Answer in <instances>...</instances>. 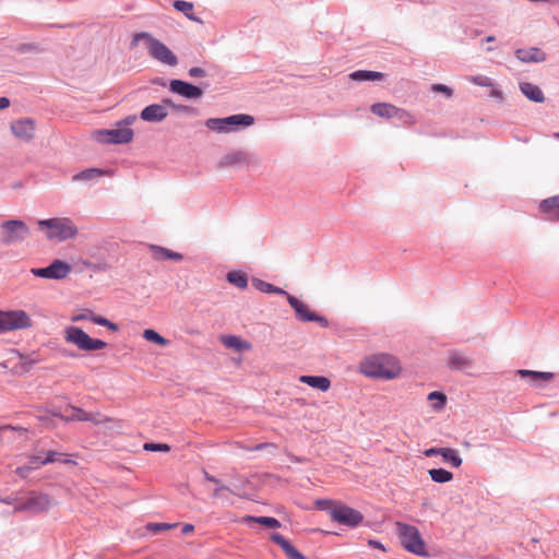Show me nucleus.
<instances>
[{"label":"nucleus","instance_id":"obj_1","mask_svg":"<svg viewBox=\"0 0 559 559\" xmlns=\"http://www.w3.org/2000/svg\"><path fill=\"white\" fill-rule=\"evenodd\" d=\"M359 370L368 378L390 380L400 374L401 366L393 356L380 354L365 359Z\"/></svg>","mask_w":559,"mask_h":559},{"label":"nucleus","instance_id":"obj_2","mask_svg":"<svg viewBox=\"0 0 559 559\" xmlns=\"http://www.w3.org/2000/svg\"><path fill=\"white\" fill-rule=\"evenodd\" d=\"M144 39L148 50V55L154 60L168 67H176L178 64L177 56L169 49L163 41L153 37L151 33L141 32L133 35L130 47L133 48L140 40Z\"/></svg>","mask_w":559,"mask_h":559},{"label":"nucleus","instance_id":"obj_3","mask_svg":"<svg viewBox=\"0 0 559 559\" xmlns=\"http://www.w3.org/2000/svg\"><path fill=\"white\" fill-rule=\"evenodd\" d=\"M396 534L405 550L419 557L429 556L426 544L416 526L396 522Z\"/></svg>","mask_w":559,"mask_h":559},{"label":"nucleus","instance_id":"obj_4","mask_svg":"<svg viewBox=\"0 0 559 559\" xmlns=\"http://www.w3.org/2000/svg\"><path fill=\"white\" fill-rule=\"evenodd\" d=\"M254 123V118L248 114H237L224 118H209L204 124L218 133H230L246 129Z\"/></svg>","mask_w":559,"mask_h":559},{"label":"nucleus","instance_id":"obj_5","mask_svg":"<svg viewBox=\"0 0 559 559\" xmlns=\"http://www.w3.org/2000/svg\"><path fill=\"white\" fill-rule=\"evenodd\" d=\"M40 228H47L46 237L48 240L66 241L78 235V227L68 217H53L38 221Z\"/></svg>","mask_w":559,"mask_h":559},{"label":"nucleus","instance_id":"obj_6","mask_svg":"<svg viewBox=\"0 0 559 559\" xmlns=\"http://www.w3.org/2000/svg\"><path fill=\"white\" fill-rule=\"evenodd\" d=\"M2 236L0 241L4 246L23 242L31 235V229L22 219H8L1 223Z\"/></svg>","mask_w":559,"mask_h":559},{"label":"nucleus","instance_id":"obj_7","mask_svg":"<svg viewBox=\"0 0 559 559\" xmlns=\"http://www.w3.org/2000/svg\"><path fill=\"white\" fill-rule=\"evenodd\" d=\"M64 340L75 345L79 349L86 352L103 349L107 346L106 342L92 338L85 331L75 325L66 328Z\"/></svg>","mask_w":559,"mask_h":559},{"label":"nucleus","instance_id":"obj_8","mask_svg":"<svg viewBox=\"0 0 559 559\" xmlns=\"http://www.w3.org/2000/svg\"><path fill=\"white\" fill-rule=\"evenodd\" d=\"M329 515L332 521L349 528L359 526L364 521V514L359 510L343 502H336L330 508Z\"/></svg>","mask_w":559,"mask_h":559},{"label":"nucleus","instance_id":"obj_9","mask_svg":"<svg viewBox=\"0 0 559 559\" xmlns=\"http://www.w3.org/2000/svg\"><path fill=\"white\" fill-rule=\"evenodd\" d=\"M32 326L31 317L23 310L0 311V333Z\"/></svg>","mask_w":559,"mask_h":559},{"label":"nucleus","instance_id":"obj_10","mask_svg":"<svg viewBox=\"0 0 559 559\" xmlns=\"http://www.w3.org/2000/svg\"><path fill=\"white\" fill-rule=\"evenodd\" d=\"M134 132L130 128L117 127L96 132V140L103 144H127L133 140Z\"/></svg>","mask_w":559,"mask_h":559},{"label":"nucleus","instance_id":"obj_11","mask_svg":"<svg viewBox=\"0 0 559 559\" xmlns=\"http://www.w3.org/2000/svg\"><path fill=\"white\" fill-rule=\"evenodd\" d=\"M72 266L63 260H55L48 266L32 269L31 273L36 277L48 280H63L71 273Z\"/></svg>","mask_w":559,"mask_h":559},{"label":"nucleus","instance_id":"obj_12","mask_svg":"<svg viewBox=\"0 0 559 559\" xmlns=\"http://www.w3.org/2000/svg\"><path fill=\"white\" fill-rule=\"evenodd\" d=\"M289 306L294 309L297 319L301 322H318L321 326L326 328L329 325L328 319L319 316L318 313L308 309V307L300 301L297 297L286 294Z\"/></svg>","mask_w":559,"mask_h":559},{"label":"nucleus","instance_id":"obj_13","mask_svg":"<svg viewBox=\"0 0 559 559\" xmlns=\"http://www.w3.org/2000/svg\"><path fill=\"white\" fill-rule=\"evenodd\" d=\"M49 507H50V498L48 495L32 492L31 496L26 500L14 504V511L40 513V512L48 510Z\"/></svg>","mask_w":559,"mask_h":559},{"label":"nucleus","instance_id":"obj_14","mask_svg":"<svg viewBox=\"0 0 559 559\" xmlns=\"http://www.w3.org/2000/svg\"><path fill=\"white\" fill-rule=\"evenodd\" d=\"M169 91L186 99H199L203 95V90L200 86L179 79L170 80Z\"/></svg>","mask_w":559,"mask_h":559},{"label":"nucleus","instance_id":"obj_15","mask_svg":"<svg viewBox=\"0 0 559 559\" xmlns=\"http://www.w3.org/2000/svg\"><path fill=\"white\" fill-rule=\"evenodd\" d=\"M12 134L23 141L31 142L35 135V120L32 118H22L11 122Z\"/></svg>","mask_w":559,"mask_h":559},{"label":"nucleus","instance_id":"obj_16","mask_svg":"<svg viewBox=\"0 0 559 559\" xmlns=\"http://www.w3.org/2000/svg\"><path fill=\"white\" fill-rule=\"evenodd\" d=\"M518 373L521 378L527 379V383L533 388H544L545 383L550 381L555 374L549 371H535L528 369H520Z\"/></svg>","mask_w":559,"mask_h":559},{"label":"nucleus","instance_id":"obj_17","mask_svg":"<svg viewBox=\"0 0 559 559\" xmlns=\"http://www.w3.org/2000/svg\"><path fill=\"white\" fill-rule=\"evenodd\" d=\"M168 116L166 105L151 104L144 107L140 114V118L146 122H160Z\"/></svg>","mask_w":559,"mask_h":559},{"label":"nucleus","instance_id":"obj_18","mask_svg":"<svg viewBox=\"0 0 559 559\" xmlns=\"http://www.w3.org/2000/svg\"><path fill=\"white\" fill-rule=\"evenodd\" d=\"M515 57L523 63H538L546 60V53L537 47L519 48L515 50Z\"/></svg>","mask_w":559,"mask_h":559},{"label":"nucleus","instance_id":"obj_19","mask_svg":"<svg viewBox=\"0 0 559 559\" xmlns=\"http://www.w3.org/2000/svg\"><path fill=\"white\" fill-rule=\"evenodd\" d=\"M270 538L273 543L278 545L282 550L285 552V555L288 557V559H308L306 556H304L297 548H295L289 540H287L282 534L280 533H272L270 535Z\"/></svg>","mask_w":559,"mask_h":559},{"label":"nucleus","instance_id":"obj_20","mask_svg":"<svg viewBox=\"0 0 559 559\" xmlns=\"http://www.w3.org/2000/svg\"><path fill=\"white\" fill-rule=\"evenodd\" d=\"M474 360L460 350L450 354L448 366L452 370L465 371L473 367Z\"/></svg>","mask_w":559,"mask_h":559},{"label":"nucleus","instance_id":"obj_21","mask_svg":"<svg viewBox=\"0 0 559 559\" xmlns=\"http://www.w3.org/2000/svg\"><path fill=\"white\" fill-rule=\"evenodd\" d=\"M540 211L551 222H559V195L543 200L539 204Z\"/></svg>","mask_w":559,"mask_h":559},{"label":"nucleus","instance_id":"obj_22","mask_svg":"<svg viewBox=\"0 0 559 559\" xmlns=\"http://www.w3.org/2000/svg\"><path fill=\"white\" fill-rule=\"evenodd\" d=\"M519 88L521 93L533 103H543L545 100L544 92L536 84L531 82H520Z\"/></svg>","mask_w":559,"mask_h":559},{"label":"nucleus","instance_id":"obj_23","mask_svg":"<svg viewBox=\"0 0 559 559\" xmlns=\"http://www.w3.org/2000/svg\"><path fill=\"white\" fill-rule=\"evenodd\" d=\"M253 160H254V158L251 155H249L248 153H246L243 151H236V152L225 155L221 159V165L222 166H235V165H239V164L249 165V164L253 163Z\"/></svg>","mask_w":559,"mask_h":559},{"label":"nucleus","instance_id":"obj_24","mask_svg":"<svg viewBox=\"0 0 559 559\" xmlns=\"http://www.w3.org/2000/svg\"><path fill=\"white\" fill-rule=\"evenodd\" d=\"M299 381L321 392H326L331 386L330 379L324 376H301Z\"/></svg>","mask_w":559,"mask_h":559},{"label":"nucleus","instance_id":"obj_25","mask_svg":"<svg viewBox=\"0 0 559 559\" xmlns=\"http://www.w3.org/2000/svg\"><path fill=\"white\" fill-rule=\"evenodd\" d=\"M108 173L100 168H86L72 176V181H94L107 175Z\"/></svg>","mask_w":559,"mask_h":559},{"label":"nucleus","instance_id":"obj_26","mask_svg":"<svg viewBox=\"0 0 559 559\" xmlns=\"http://www.w3.org/2000/svg\"><path fill=\"white\" fill-rule=\"evenodd\" d=\"M251 283H252V286L255 289H258L259 292H261V293L277 294V295H283L285 297H286V294H288L283 288L274 286L273 284L267 283V282H265V281H263L261 278H258V277H253Z\"/></svg>","mask_w":559,"mask_h":559},{"label":"nucleus","instance_id":"obj_27","mask_svg":"<svg viewBox=\"0 0 559 559\" xmlns=\"http://www.w3.org/2000/svg\"><path fill=\"white\" fill-rule=\"evenodd\" d=\"M222 343L227 348H233V349H236L238 352L248 350L251 347L249 342L242 341L240 337H238L236 335H225V336H222Z\"/></svg>","mask_w":559,"mask_h":559},{"label":"nucleus","instance_id":"obj_28","mask_svg":"<svg viewBox=\"0 0 559 559\" xmlns=\"http://www.w3.org/2000/svg\"><path fill=\"white\" fill-rule=\"evenodd\" d=\"M371 112L381 118H393L396 112V106L389 103H376L370 108Z\"/></svg>","mask_w":559,"mask_h":559},{"label":"nucleus","instance_id":"obj_29","mask_svg":"<svg viewBox=\"0 0 559 559\" xmlns=\"http://www.w3.org/2000/svg\"><path fill=\"white\" fill-rule=\"evenodd\" d=\"M350 79L358 82L377 81L384 76V73L371 70H357L349 74Z\"/></svg>","mask_w":559,"mask_h":559},{"label":"nucleus","instance_id":"obj_30","mask_svg":"<svg viewBox=\"0 0 559 559\" xmlns=\"http://www.w3.org/2000/svg\"><path fill=\"white\" fill-rule=\"evenodd\" d=\"M174 8L177 11L183 13L187 19L194 21V22H202L200 17H197L193 14V3L192 2L185 1V0H176L174 2Z\"/></svg>","mask_w":559,"mask_h":559},{"label":"nucleus","instance_id":"obj_31","mask_svg":"<svg viewBox=\"0 0 559 559\" xmlns=\"http://www.w3.org/2000/svg\"><path fill=\"white\" fill-rule=\"evenodd\" d=\"M226 280L229 284L246 289L248 286V276L240 271H230L226 275Z\"/></svg>","mask_w":559,"mask_h":559},{"label":"nucleus","instance_id":"obj_32","mask_svg":"<svg viewBox=\"0 0 559 559\" xmlns=\"http://www.w3.org/2000/svg\"><path fill=\"white\" fill-rule=\"evenodd\" d=\"M441 457L444 462L449 463L452 467H460L463 463L456 450L452 448H442Z\"/></svg>","mask_w":559,"mask_h":559},{"label":"nucleus","instance_id":"obj_33","mask_svg":"<svg viewBox=\"0 0 559 559\" xmlns=\"http://www.w3.org/2000/svg\"><path fill=\"white\" fill-rule=\"evenodd\" d=\"M428 474L438 484L449 483L453 479V474L444 468H431L428 471Z\"/></svg>","mask_w":559,"mask_h":559},{"label":"nucleus","instance_id":"obj_34","mask_svg":"<svg viewBox=\"0 0 559 559\" xmlns=\"http://www.w3.org/2000/svg\"><path fill=\"white\" fill-rule=\"evenodd\" d=\"M245 522H254L259 523L261 525H264L266 527L276 528L281 526V523L277 519L272 516H253V515H247L243 519Z\"/></svg>","mask_w":559,"mask_h":559},{"label":"nucleus","instance_id":"obj_35","mask_svg":"<svg viewBox=\"0 0 559 559\" xmlns=\"http://www.w3.org/2000/svg\"><path fill=\"white\" fill-rule=\"evenodd\" d=\"M143 337L147 342L157 344L159 346H167L169 343L167 338H165L163 335H160L158 332L152 329L144 330Z\"/></svg>","mask_w":559,"mask_h":559},{"label":"nucleus","instance_id":"obj_36","mask_svg":"<svg viewBox=\"0 0 559 559\" xmlns=\"http://www.w3.org/2000/svg\"><path fill=\"white\" fill-rule=\"evenodd\" d=\"M150 250L152 252V258L156 261H165L169 260L170 253L173 250L158 246V245H150Z\"/></svg>","mask_w":559,"mask_h":559},{"label":"nucleus","instance_id":"obj_37","mask_svg":"<svg viewBox=\"0 0 559 559\" xmlns=\"http://www.w3.org/2000/svg\"><path fill=\"white\" fill-rule=\"evenodd\" d=\"M393 118L397 119L403 126H413L416 123L415 117L409 111L399 107H396V112Z\"/></svg>","mask_w":559,"mask_h":559},{"label":"nucleus","instance_id":"obj_38","mask_svg":"<svg viewBox=\"0 0 559 559\" xmlns=\"http://www.w3.org/2000/svg\"><path fill=\"white\" fill-rule=\"evenodd\" d=\"M163 103L166 105V108L170 107L174 110L179 111V112L189 114V115H193L195 112V109L193 107L183 105V104H176L170 98H164Z\"/></svg>","mask_w":559,"mask_h":559},{"label":"nucleus","instance_id":"obj_39","mask_svg":"<svg viewBox=\"0 0 559 559\" xmlns=\"http://www.w3.org/2000/svg\"><path fill=\"white\" fill-rule=\"evenodd\" d=\"M72 408L74 411V414L70 417H67L66 420L94 421L92 414L86 413L85 411H83L82 408H79V407H72ZM95 423L98 424L99 421L95 420Z\"/></svg>","mask_w":559,"mask_h":559},{"label":"nucleus","instance_id":"obj_40","mask_svg":"<svg viewBox=\"0 0 559 559\" xmlns=\"http://www.w3.org/2000/svg\"><path fill=\"white\" fill-rule=\"evenodd\" d=\"M178 524L177 523H156V522H150L145 525V528L146 531L148 532H154V533H157V532H162V531H168V530H171L174 527H176Z\"/></svg>","mask_w":559,"mask_h":559},{"label":"nucleus","instance_id":"obj_41","mask_svg":"<svg viewBox=\"0 0 559 559\" xmlns=\"http://www.w3.org/2000/svg\"><path fill=\"white\" fill-rule=\"evenodd\" d=\"M203 475H204V478L207 480V481H211V483H215L216 484V488L213 492V498H217L219 497V492L222 490H230L229 487L225 486L224 484H222V481L219 479H217L216 477L212 476L211 474H209L205 469H203Z\"/></svg>","mask_w":559,"mask_h":559},{"label":"nucleus","instance_id":"obj_42","mask_svg":"<svg viewBox=\"0 0 559 559\" xmlns=\"http://www.w3.org/2000/svg\"><path fill=\"white\" fill-rule=\"evenodd\" d=\"M93 323L100 325V326H105L114 332L118 331V325L116 323H114L112 321L108 320L107 318L98 316V314L96 316V319H93Z\"/></svg>","mask_w":559,"mask_h":559},{"label":"nucleus","instance_id":"obj_43","mask_svg":"<svg viewBox=\"0 0 559 559\" xmlns=\"http://www.w3.org/2000/svg\"><path fill=\"white\" fill-rule=\"evenodd\" d=\"M143 449L148 452H168L170 450V447L166 443L148 442L143 445Z\"/></svg>","mask_w":559,"mask_h":559},{"label":"nucleus","instance_id":"obj_44","mask_svg":"<svg viewBox=\"0 0 559 559\" xmlns=\"http://www.w3.org/2000/svg\"><path fill=\"white\" fill-rule=\"evenodd\" d=\"M96 316L91 309H83L80 313L73 316L71 320L73 322L82 321V320H88L93 322V319H96Z\"/></svg>","mask_w":559,"mask_h":559},{"label":"nucleus","instance_id":"obj_45","mask_svg":"<svg viewBox=\"0 0 559 559\" xmlns=\"http://www.w3.org/2000/svg\"><path fill=\"white\" fill-rule=\"evenodd\" d=\"M429 401H438V404L436 405V408H441L445 404V395L442 392L439 391H432L428 394Z\"/></svg>","mask_w":559,"mask_h":559},{"label":"nucleus","instance_id":"obj_46","mask_svg":"<svg viewBox=\"0 0 559 559\" xmlns=\"http://www.w3.org/2000/svg\"><path fill=\"white\" fill-rule=\"evenodd\" d=\"M471 82H473L474 84H476L478 86H483V87L492 86V81L488 76H483V75L472 76Z\"/></svg>","mask_w":559,"mask_h":559},{"label":"nucleus","instance_id":"obj_47","mask_svg":"<svg viewBox=\"0 0 559 559\" xmlns=\"http://www.w3.org/2000/svg\"><path fill=\"white\" fill-rule=\"evenodd\" d=\"M59 456H61V453H59L57 451H48L46 453V456L43 459V461H39L38 464L46 465V464L53 463L58 460Z\"/></svg>","mask_w":559,"mask_h":559},{"label":"nucleus","instance_id":"obj_48","mask_svg":"<svg viewBox=\"0 0 559 559\" xmlns=\"http://www.w3.org/2000/svg\"><path fill=\"white\" fill-rule=\"evenodd\" d=\"M334 504H336V502L329 499H318L316 501V507L321 511H325L328 514L329 509L332 508Z\"/></svg>","mask_w":559,"mask_h":559},{"label":"nucleus","instance_id":"obj_49","mask_svg":"<svg viewBox=\"0 0 559 559\" xmlns=\"http://www.w3.org/2000/svg\"><path fill=\"white\" fill-rule=\"evenodd\" d=\"M34 471V466L28 463L22 466L16 467L15 473L22 478H26L29 473Z\"/></svg>","mask_w":559,"mask_h":559},{"label":"nucleus","instance_id":"obj_50","mask_svg":"<svg viewBox=\"0 0 559 559\" xmlns=\"http://www.w3.org/2000/svg\"><path fill=\"white\" fill-rule=\"evenodd\" d=\"M136 120H138L136 115H129V116L124 117L122 120L118 121L116 123V126L129 128V126L133 124Z\"/></svg>","mask_w":559,"mask_h":559},{"label":"nucleus","instance_id":"obj_51","mask_svg":"<svg viewBox=\"0 0 559 559\" xmlns=\"http://www.w3.org/2000/svg\"><path fill=\"white\" fill-rule=\"evenodd\" d=\"M188 74L191 76V78H203L206 75V72L204 69L200 68V67H192L188 70Z\"/></svg>","mask_w":559,"mask_h":559},{"label":"nucleus","instance_id":"obj_52","mask_svg":"<svg viewBox=\"0 0 559 559\" xmlns=\"http://www.w3.org/2000/svg\"><path fill=\"white\" fill-rule=\"evenodd\" d=\"M432 90L436 91V92L444 93L447 95V97H451L452 96V90L450 87H448L447 85L435 84L432 86Z\"/></svg>","mask_w":559,"mask_h":559},{"label":"nucleus","instance_id":"obj_53","mask_svg":"<svg viewBox=\"0 0 559 559\" xmlns=\"http://www.w3.org/2000/svg\"><path fill=\"white\" fill-rule=\"evenodd\" d=\"M442 448H429L424 451V454L428 457L440 455Z\"/></svg>","mask_w":559,"mask_h":559},{"label":"nucleus","instance_id":"obj_54","mask_svg":"<svg viewBox=\"0 0 559 559\" xmlns=\"http://www.w3.org/2000/svg\"><path fill=\"white\" fill-rule=\"evenodd\" d=\"M368 545L372 548H377V549H380L382 551H385V546L380 542V540H377V539H369L368 540Z\"/></svg>","mask_w":559,"mask_h":559},{"label":"nucleus","instance_id":"obj_55","mask_svg":"<svg viewBox=\"0 0 559 559\" xmlns=\"http://www.w3.org/2000/svg\"><path fill=\"white\" fill-rule=\"evenodd\" d=\"M39 461H43V459L39 455H34L29 457L28 464L34 466V469H36L43 466L38 464Z\"/></svg>","mask_w":559,"mask_h":559},{"label":"nucleus","instance_id":"obj_56","mask_svg":"<svg viewBox=\"0 0 559 559\" xmlns=\"http://www.w3.org/2000/svg\"><path fill=\"white\" fill-rule=\"evenodd\" d=\"M10 106V99L5 96L0 97V110Z\"/></svg>","mask_w":559,"mask_h":559},{"label":"nucleus","instance_id":"obj_57","mask_svg":"<svg viewBox=\"0 0 559 559\" xmlns=\"http://www.w3.org/2000/svg\"><path fill=\"white\" fill-rule=\"evenodd\" d=\"M193 530H194V526L190 523H187V524H183L181 532L183 535H186V534L191 533Z\"/></svg>","mask_w":559,"mask_h":559},{"label":"nucleus","instance_id":"obj_58","mask_svg":"<svg viewBox=\"0 0 559 559\" xmlns=\"http://www.w3.org/2000/svg\"><path fill=\"white\" fill-rule=\"evenodd\" d=\"M183 255L180 252L171 251L169 260L181 261Z\"/></svg>","mask_w":559,"mask_h":559},{"label":"nucleus","instance_id":"obj_59","mask_svg":"<svg viewBox=\"0 0 559 559\" xmlns=\"http://www.w3.org/2000/svg\"><path fill=\"white\" fill-rule=\"evenodd\" d=\"M485 40H486L487 43H491V41H493V40H495V36L489 35V36H487V37L485 38Z\"/></svg>","mask_w":559,"mask_h":559},{"label":"nucleus","instance_id":"obj_60","mask_svg":"<svg viewBox=\"0 0 559 559\" xmlns=\"http://www.w3.org/2000/svg\"><path fill=\"white\" fill-rule=\"evenodd\" d=\"M264 447H265V444H264V443H260V444L255 445V447L253 448V450H261V449H263Z\"/></svg>","mask_w":559,"mask_h":559},{"label":"nucleus","instance_id":"obj_61","mask_svg":"<svg viewBox=\"0 0 559 559\" xmlns=\"http://www.w3.org/2000/svg\"><path fill=\"white\" fill-rule=\"evenodd\" d=\"M2 501L4 503H7V504H11L12 503V499H10V498L3 499Z\"/></svg>","mask_w":559,"mask_h":559},{"label":"nucleus","instance_id":"obj_62","mask_svg":"<svg viewBox=\"0 0 559 559\" xmlns=\"http://www.w3.org/2000/svg\"><path fill=\"white\" fill-rule=\"evenodd\" d=\"M486 50H487V51H492V50H493V48H492V47H487V49H486Z\"/></svg>","mask_w":559,"mask_h":559},{"label":"nucleus","instance_id":"obj_63","mask_svg":"<svg viewBox=\"0 0 559 559\" xmlns=\"http://www.w3.org/2000/svg\"><path fill=\"white\" fill-rule=\"evenodd\" d=\"M554 135L556 139H559V132H556Z\"/></svg>","mask_w":559,"mask_h":559}]
</instances>
